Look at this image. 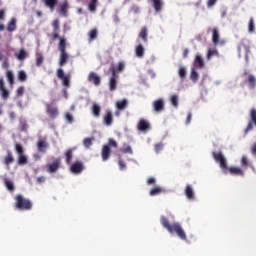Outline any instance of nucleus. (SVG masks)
Masks as SVG:
<instances>
[{
	"mask_svg": "<svg viewBox=\"0 0 256 256\" xmlns=\"http://www.w3.org/2000/svg\"><path fill=\"white\" fill-rule=\"evenodd\" d=\"M153 110L155 112H161L165 109V103L163 99H157L152 104Z\"/></svg>",
	"mask_w": 256,
	"mask_h": 256,
	"instance_id": "f3484780",
	"label": "nucleus"
},
{
	"mask_svg": "<svg viewBox=\"0 0 256 256\" xmlns=\"http://www.w3.org/2000/svg\"><path fill=\"white\" fill-rule=\"evenodd\" d=\"M212 157L216 163H219L220 168L224 174L230 173L231 175L244 176V171L239 167H228L227 160L222 152H212Z\"/></svg>",
	"mask_w": 256,
	"mask_h": 256,
	"instance_id": "f257e3e1",
	"label": "nucleus"
},
{
	"mask_svg": "<svg viewBox=\"0 0 256 256\" xmlns=\"http://www.w3.org/2000/svg\"><path fill=\"white\" fill-rule=\"evenodd\" d=\"M213 56H219V52L216 49H209L206 56L207 60H210Z\"/></svg>",
	"mask_w": 256,
	"mask_h": 256,
	"instance_id": "a18cd8bd",
	"label": "nucleus"
},
{
	"mask_svg": "<svg viewBox=\"0 0 256 256\" xmlns=\"http://www.w3.org/2000/svg\"><path fill=\"white\" fill-rule=\"evenodd\" d=\"M126 64L123 61L118 62L116 66H111L109 68V72L111 75L118 76V73H121L125 70Z\"/></svg>",
	"mask_w": 256,
	"mask_h": 256,
	"instance_id": "9d476101",
	"label": "nucleus"
},
{
	"mask_svg": "<svg viewBox=\"0 0 256 256\" xmlns=\"http://www.w3.org/2000/svg\"><path fill=\"white\" fill-rule=\"evenodd\" d=\"M64 118H65L66 122L69 124H72L74 122V117L69 112L65 113Z\"/></svg>",
	"mask_w": 256,
	"mask_h": 256,
	"instance_id": "09e8293b",
	"label": "nucleus"
},
{
	"mask_svg": "<svg viewBox=\"0 0 256 256\" xmlns=\"http://www.w3.org/2000/svg\"><path fill=\"white\" fill-rule=\"evenodd\" d=\"M111 147L118 148V143L113 138L108 139V144L102 146V149H101L102 161L109 160L112 153Z\"/></svg>",
	"mask_w": 256,
	"mask_h": 256,
	"instance_id": "20e7f679",
	"label": "nucleus"
},
{
	"mask_svg": "<svg viewBox=\"0 0 256 256\" xmlns=\"http://www.w3.org/2000/svg\"><path fill=\"white\" fill-rule=\"evenodd\" d=\"M97 37H98V30H97V29H92V30L88 33L89 41L96 40Z\"/></svg>",
	"mask_w": 256,
	"mask_h": 256,
	"instance_id": "ea45409f",
	"label": "nucleus"
},
{
	"mask_svg": "<svg viewBox=\"0 0 256 256\" xmlns=\"http://www.w3.org/2000/svg\"><path fill=\"white\" fill-rule=\"evenodd\" d=\"M53 32H59L60 30V22L59 20H54L52 23Z\"/></svg>",
	"mask_w": 256,
	"mask_h": 256,
	"instance_id": "8fccbe9b",
	"label": "nucleus"
},
{
	"mask_svg": "<svg viewBox=\"0 0 256 256\" xmlns=\"http://www.w3.org/2000/svg\"><path fill=\"white\" fill-rule=\"evenodd\" d=\"M103 124L111 126L113 124V114L111 110H106L103 116Z\"/></svg>",
	"mask_w": 256,
	"mask_h": 256,
	"instance_id": "a211bd4d",
	"label": "nucleus"
},
{
	"mask_svg": "<svg viewBox=\"0 0 256 256\" xmlns=\"http://www.w3.org/2000/svg\"><path fill=\"white\" fill-rule=\"evenodd\" d=\"M156 183V179L154 177H149L147 179V184L148 185H152V184H155Z\"/></svg>",
	"mask_w": 256,
	"mask_h": 256,
	"instance_id": "bf43d9fd",
	"label": "nucleus"
},
{
	"mask_svg": "<svg viewBox=\"0 0 256 256\" xmlns=\"http://www.w3.org/2000/svg\"><path fill=\"white\" fill-rule=\"evenodd\" d=\"M0 95L3 100H7L10 97V92L6 89L3 78H0Z\"/></svg>",
	"mask_w": 256,
	"mask_h": 256,
	"instance_id": "4468645a",
	"label": "nucleus"
},
{
	"mask_svg": "<svg viewBox=\"0 0 256 256\" xmlns=\"http://www.w3.org/2000/svg\"><path fill=\"white\" fill-rule=\"evenodd\" d=\"M164 192H165V189L163 187L157 186V187L152 188L149 191V195L156 196V195H160L161 193H164Z\"/></svg>",
	"mask_w": 256,
	"mask_h": 256,
	"instance_id": "7c9ffc66",
	"label": "nucleus"
},
{
	"mask_svg": "<svg viewBox=\"0 0 256 256\" xmlns=\"http://www.w3.org/2000/svg\"><path fill=\"white\" fill-rule=\"evenodd\" d=\"M2 68H3V69H8V68H9V62H8V60L3 61V63H2Z\"/></svg>",
	"mask_w": 256,
	"mask_h": 256,
	"instance_id": "680f3d73",
	"label": "nucleus"
},
{
	"mask_svg": "<svg viewBox=\"0 0 256 256\" xmlns=\"http://www.w3.org/2000/svg\"><path fill=\"white\" fill-rule=\"evenodd\" d=\"M145 54V49L143 47L142 44H139L138 46H136L135 48V55L138 57V58H142Z\"/></svg>",
	"mask_w": 256,
	"mask_h": 256,
	"instance_id": "473e14b6",
	"label": "nucleus"
},
{
	"mask_svg": "<svg viewBox=\"0 0 256 256\" xmlns=\"http://www.w3.org/2000/svg\"><path fill=\"white\" fill-rule=\"evenodd\" d=\"M256 126V109L250 110V121L248 122L247 127L244 130L245 134H248Z\"/></svg>",
	"mask_w": 256,
	"mask_h": 256,
	"instance_id": "0eeeda50",
	"label": "nucleus"
},
{
	"mask_svg": "<svg viewBox=\"0 0 256 256\" xmlns=\"http://www.w3.org/2000/svg\"><path fill=\"white\" fill-rule=\"evenodd\" d=\"M66 39L65 38H59V44H58V49L60 51V60H59V65L64 66L67 61H68V54L66 52Z\"/></svg>",
	"mask_w": 256,
	"mask_h": 256,
	"instance_id": "39448f33",
	"label": "nucleus"
},
{
	"mask_svg": "<svg viewBox=\"0 0 256 256\" xmlns=\"http://www.w3.org/2000/svg\"><path fill=\"white\" fill-rule=\"evenodd\" d=\"M56 75L60 80H62L63 86H65V87L70 86V77L65 76L63 69H61V68L57 69Z\"/></svg>",
	"mask_w": 256,
	"mask_h": 256,
	"instance_id": "9b49d317",
	"label": "nucleus"
},
{
	"mask_svg": "<svg viewBox=\"0 0 256 256\" xmlns=\"http://www.w3.org/2000/svg\"><path fill=\"white\" fill-rule=\"evenodd\" d=\"M44 62V57L42 54L38 53L36 54V58H35V65L40 67Z\"/></svg>",
	"mask_w": 256,
	"mask_h": 256,
	"instance_id": "a19ab883",
	"label": "nucleus"
},
{
	"mask_svg": "<svg viewBox=\"0 0 256 256\" xmlns=\"http://www.w3.org/2000/svg\"><path fill=\"white\" fill-rule=\"evenodd\" d=\"M19 129L22 132H26L28 130V124L25 121H21L19 125Z\"/></svg>",
	"mask_w": 256,
	"mask_h": 256,
	"instance_id": "603ef678",
	"label": "nucleus"
},
{
	"mask_svg": "<svg viewBox=\"0 0 256 256\" xmlns=\"http://www.w3.org/2000/svg\"><path fill=\"white\" fill-rule=\"evenodd\" d=\"M138 37L141 38L144 43L148 42V28L146 26L141 28Z\"/></svg>",
	"mask_w": 256,
	"mask_h": 256,
	"instance_id": "a878e982",
	"label": "nucleus"
},
{
	"mask_svg": "<svg viewBox=\"0 0 256 256\" xmlns=\"http://www.w3.org/2000/svg\"><path fill=\"white\" fill-rule=\"evenodd\" d=\"M46 181V178L44 177V176H41V177H38L37 178V182L38 183H43V182H45Z\"/></svg>",
	"mask_w": 256,
	"mask_h": 256,
	"instance_id": "69168bd1",
	"label": "nucleus"
},
{
	"mask_svg": "<svg viewBox=\"0 0 256 256\" xmlns=\"http://www.w3.org/2000/svg\"><path fill=\"white\" fill-rule=\"evenodd\" d=\"M5 76L7 78V81L10 85H14V73L11 70H6Z\"/></svg>",
	"mask_w": 256,
	"mask_h": 256,
	"instance_id": "f704fd0d",
	"label": "nucleus"
},
{
	"mask_svg": "<svg viewBox=\"0 0 256 256\" xmlns=\"http://www.w3.org/2000/svg\"><path fill=\"white\" fill-rule=\"evenodd\" d=\"M14 150L18 155L17 164L18 165H26L28 163V158L25 155V150H24V147L22 146V144L15 143Z\"/></svg>",
	"mask_w": 256,
	"mask_h": 256,
	"instance_id": "423d86ee",
	"label": "nucleus"
},
{
	"mask_svg": "<svg viewBox=\"0 0 256 256\" xmlns=\"http://www.w3.org/2000/svg\"><path fill=\"white\" fill-rule=\"evenodd\" d=\"M52 37H53V40H56V39L60 40V38H61V37H59V33L55 32V31H53Z\"/></svg>",
	"mask_w": 256,
	"mask_h": 256,
	"instance_id": "0e129e2a",
	"label": "nucleus"
},
{
	"mask_svg": "<svg viewBox=\"0 0 256 256\" xmlns=\"http://www.w3.org/2000/svg\"><path fill=\"white\" fill-rule=\"evenodd\" d=\"M15 57L18 60L22 61V60L26 59L27 53H26V51L24 49H21V50H19V52L17 54H15Z\"/></svg>",
	"mask_w": 256,
	"mask_h": 256,
	"instance_id": "4c0bfd02",
	"label": "nucleus"
},
{
	"mask_svg": "<svg viewBox=\"0 0 256 256\" xmlns=\"http://www.w3.org/2000/svg\"><path fill=\"white\" fill-rule=\"evenodd\" d=\"M4 185L7 188V190H9V191L15 190L14 183L12 181L8 180L7 178L4 179Z\"/></svg>",
	"mask_w": 256,
	"mask_h": 256,
	"instance_id": "e433bc0d",
	"label": "nucleus"
},
{
	"mask_svg": "<svg viewBox=\"0 0 256 256\" xmlns=\"http://www.w3.org/2000/svg\"><path fill=\"white\" fill-rule=\"evenodd\" d=\"M36 147H37V151H39L41 153H45L46 149L49 147V144L47 141L40 139L37 141Z\"/></svg>",
	"mask_w": 256,
	"mask_h": 256,
	"instance_id": "aec40b11",
	"label": "nucleus"
},
{
	"mask_svg": "<svg viewBox=\"0 0 256 256\" xmlns=\"http://www.w3.org/2000/svg\"><path fill=\"white\" fill-rule=\"evenodd\" d=\"M24 91H25L24 86H20V87H18V88H17V90H16V96H17V97H21V96H23Z\"/></svg>",
	"mask_w": 256,
	"mask_h": 256,
	"instance_id": "5fc2aeb1",
	"label": "nucleus"
},
{
	"mask_svg": "<svg viewBox=\"0 0 256 256\" xmlns=\"http://www.w3.org/2000/svg\"><path fill=\"white\" fill-rule=\"evenodd\" d=\"M137 128L140 131H146L150 128V124L145 119H140Z\"/></svg>",
	"mask_w": 256,
	"mask_h": 256,
	"instance_id": "393cba45",
	"label": "nucleus"
},
{
	"mask_svg": "<svg viewBox=\"0 0 256 256\" xmlns=\"http://www.w3.org/2000/svg\"><path fill=\"white\" fill-rule=\"evenodd\" d=\"M76 147L69 148L65 151L64 157H65V163L68 165H71L72 159H73V152L76 150Z\"/></svg>",
	"mask_w": 256,
	"mask_h": 256,
	"instance_id": "6ab92c4d",
	"label": "nucleus"
},
{
	"mask_svg": "<svg viewBox=\"0 0 256 256\" xmlns=\"http://www.w3.org/2000/svg\"><path fill=\"white\" fill-rule=\"evenodd\" d=\"M170 102L174 107H178L179 103H178V96L177 95H173L170 98Z\"/></svg>",
	"mask_w": 256,
	"mask_h": 256,
	"instance_id": "3c124183",
	"label": "nucleus"
},
{
	"mask_svg": "<svg viewBox=\"0 0 256 256\" xmlns=\"http://www.w3.org/2000/svg\"><path fill=\"white\" fill-rule=\"evenodd\" d=\"M216 2H217V0H208L207 1V6L208 7H212V6H214L216 4Z\"/></svg>",
	"mask_w": 256,
	"mask_h": 256,
	"instance_id": "052dcab7",
	"label": "nucleus"
},
{
	"mask_svg": "<svg viewBox=\"0 0 256 256\" xmlns=\"http://www.w3.org/2000/svg\"><path fill=\"white\" fill-rule=\"evenodd\" d=\"M91 112L94 117L98 118L101 115V107L97 104H93L91 107Z\"/></svg>",
	"mask_w": 256,
	"mask_h": 256,
	"instance_id": "2f4dec72",
	"label": "nucleus"
},
{
	"mask_svg": "<svg viewBox=\"0 0 256 256\" xmlns=\"http://www.w3.org/2000/svg\"><path fill=\"white\" fill-rule=\"evenodd\" d=\"M6 29H7L8 32L16 31V29H17V20L15 18H12L8 22Z\"/></svg>",
	"mask_w": 256,
	"mask_h": 256,
	"instance_id": "bb28decb",
	"label": "nucleus"
},
{
	"mask_svg": "<svg viewBox=\"0 0 256 256\" xmlns=\"http://www.w3.org/2000/svg\"><path fill=\"white\" fill-rule=\"evenodd\" d=\"M88 81L93 83L95 86H99L101 84V77L98 76L95 72H90L87 77Z\"/></svg>",
	"mask_w": 256,
	"mask_h": 256,
	"instance_id": "2eb2a0df",
	"label": "nucleus"
},
{
	"mask_svg": "<svg viewBox=\"0 0 256 256\" xmlns=\"http://www.w3.org/2000/svg\"><path fill=\"white\" fill-rule=\"evenodd\" d=\"M248 32L249 33H254L255 32V21H254V18H250V20H249Z\"/></svg>",
	"mask_w": 256,
	"mask_h": 256,
	"instance_id": "49530a36",
	"label": "nucleus"
},
{
	"mask_svg": "<svg viewBox=\"0 0 256 256\" xmlns=\"http://www.w3.org/2000/svg\"><path fill=\"white\" fill-rule=\"evenodd\" d=\"M61 167V159L56 158L52 163L46 165L47 172L55 173Z\"/></svg>",
	"mask_w": 256,
	"mask_h": 256,
	"instance_id": "6e6552de",
	"label": "nucleus"
},
{
	"mask_svg": "<svg viewBox=\"0 0 256 256\" xmlns=\"http://www.w3.org/2000/svg\"><path fill=\"white\" fill-rule=\"evenodd\" d=\"M194 66L202 69L205 66V62L201 55H196L194 60Z\"/></svg>",
	"mask_w": 256,
	"mask_h": 256,
	"instance_id": "c85d7f7f",
	"label": "nucleus"
},
{
	"mask_svg": "<svg viewBox=\"0 0 256 256\" xmlns=\"http://www.w3.org/2000/svg\"><path fill=\"white\" fill-rule=\"evenodd\" d=\"M118 165H119V169L120 170H125L127 168L126 163L124 161H122V160L118 161Z\"/></svg>",
	"mask_w": 256,
	"mask_h": 256,
	"instance_id": "13d9d810",
	"label": "nucleus"
},
{
	"mask_svg": "<svg viewBox=\"0 0 256 256\" xmlns=\"http://www.w3.org/2000/svg\"><path fill=\"white\" fill-rule=\"evenodd\" d=\"M220 41V34L218 28L212 29V42L214 45L219 44Z\"/></svg>",
	"mask_w": 256,
	"mask_h": 256,
	"instance_id": "cd10ccee",
	"label": "nucleus"
},
{
	"mask_svg": "<svg viewBox=\"0 0 256 256\" xmlns=\"http://www.w3.org/2000/svg\"><path fill=\"white\" fill-rule=\"evenodd\" d=\"M164 149L163 143H158L154 145V150L156 153H160Z\"/></svg>",
	"mask_w": 256,
	"mask_h": 256,
	"instance_id": "864d4df0",
	"label": "nucleus"
},
{
	"mask_svg": "<svg viewBox=\"0 0 256 256\" xmlns=\"http://www.w3.org/2000/svg\"><path fill=\"white\" fill-rule=\"evenodd\" d=\"M241 166H243V167L249 166V160H248V158L246 156H243L241 158Z\"/></svg>",
	"mask_w": 256,
	"mask_h": 256,
	"instance_id": "6e6d98bb",
	"label": "nucleus"
},
{
	"mask_svg": "<svg viewBox=\"0 0 256 256\" xmlns=\"http://www.w3.org/2000/svg\"><path fill=\"white\" fill-rule=\"evenodd\" d=\"M150 2L152 3L155 12L158 13L162 11L164 5L162 0H150Z\"/></svg>",
	"mask_w": 256,
	"mask_h": 256,
	"instance_id": "5701e85b",
	"label": "nucleus"
},
{
	"mask_svg": "<svg viewBox=\"0 0 256 256\" xmlns=\"http://www.w3.org/2000/svg\"><path fill=\"white\" fill-rule=\"evenodd\" d=\"M15 208L18 210H30L33 207V204L30 199L24 198L22 195L18 194L14 197Z\"/></svg>",
	"mask_w": 256,
	"mask_h": 256,
	"instance_id": "7ed1b4c3",
	"label": "nucleus"
},
{
	"mask_svg": "<svg viewBox=\"0 0 256 256\" xmlns=\"http://www.w3.org/2000/svg\"><path fill=\"white\" fill-rule=\"evenodd\" d=\"M117 79H118V75L111 74V77L108 83L109 91H115L117 89Z\"/></svg>",
	"mask_w": 256,
	"mask_h": 256,
	"instance_id": "412c9836",
	"label": "nucleus"
},
{
	"mask_svg": "<svg viewBox=\"0 0 256 256\" xmlns=\"http://www.w3.org/2000/svg\"><path fill=\"white\" fill-rule=\"evenodd\" d=\"M46 113L51 119H55L59 115V110L52 104H46Z\"/></svg>",
	"mask_w": 256,
	"mask_h": 256,
	"instance_id": "ddd939ff",
	"label": "nucleus"
},
{
	"mask_svg": "<svg viewBox=\"0 0 256 256\" xmlns=\"http://www.w3.org/2000/svg\"><path fill=\"white\" fill-rule=\"evenodd\" d=\"M94 138H84L83 145L85 148L89 149L93 145Z\"/></svg>",
	"mask_w": 256,
	"mask_h": 256,
	"instance_id": "c03bdc74",
	"label": "nucleus"
},
{
	"mask_svg": "<svg viewBox=\"0 0 256 256\" xmlns=\"http://www.w3.org/2000/svg\"><path fill=\"white\" fill-rule=\"evenodd\" d=\"M242 52L245 54V55H248L250 53V46L248 44L247 41H242L240 42V44L238 45V53L239 55L242 54Z\"/></svg>",
	"mask_w": 256,
	"mask_h": 256,
	"instance_id": "dca6fc26",
	"label": "nucleus"
},
{
	"mask_svg": "<svg viewBox=\"0 0 256 256\" xmlns=\"http://www.w3.org/2000/svg\"><path fill=\"white\" fill-rule=\"evenodd\" d=\"M178 75H179V77L182 80L186 79V77H187V70H186V68L185 67H179Z\"/></svg>",
	"mask_w": 256,
	"mask_h": 256,
	"instance_id": "37998d69",
	"label": "nucleus"
},
{
	"mask_svg": "<svg viewBox=\"0 0 256 256\" xmlns=\"http://www.w3.org/2000/svg\"><path fill=\"white\" fill-rule=\"evenodd\" d=\"M68 8H69V4L67 1H63L62 4H60V9H59V13L63 16H67V12H68Z\"/></svg>",
	"mask_w": 256,
	"mask_h": 256,
	"instance_id": "c756f323",
	"label": "nucleus"
},
{
	"mask_svg": "<svg viewBox=\"0 0 256 256\" xmlns=\"http://www.w3.org/2000/svg\"><path fill=\"white\" fill-rule=\"evenodd\" d=\"M191 120H192V113H188L186 118V124H189Z\"/></svg>",
	"mask_w": 256,
	"mask_h": 256,
	"instance_id": "e2e57ef3",
	"label": "nucleus"
},
{
	"mask_svg": "<svg viewBox=\"0 0 256 256\" xmlns=\"http://www.w3.org/2000/svg\"><path fill=\"white\" fill-rule=\"evenodd\" d=\"M84 164L81 161H75L70 166V171L74 174H80L84 170Z\"/></svg>",
	"mask_w": 256,
	"mask_h": 256,
	"instance_id": "f8f14e48",
	"label": "nucleus"
},
{
	"mask_svg": "<svg viewBox=\"0 0 256 256\" xmlns=\"http://www.w3.org/2000/svg\"><path fill=\"white\" fill-rule=\"evenodd\" d=\"M14 161H15V158L13 153L10 150H8L6 152V155L2 159V163L5 165L6 169L9 170L10 165L13 164Z\"/></svg>",
	"mask_w": 256,
	"mask_h": 256,
	"instance_id": "1a4fd4ad",
	"label": "nucleus"
},
{
	"mask_svg": "<svg viewBox=\"0 0 256 256\" xmlns=\"http://www.w3.org/2000/svg\"><path fill=\"white\" fill-rule=\"evenodd\" d=\"M98 0H90V3L88 5L89 11L94 12L96 11Z\"/></svg>",
	"mask_w": 256,
	"mask_h": 256,
	"instance_id": "de8ad7c7",
	"label": "nucleus"
},
{
	"mask_svg": "<svg viewBox=\"0 0 256 256\" xmlns=\"http://www.w3.org/2000/svg\"><path fill=\"white\" fill-rule=\"evenodd\" d=\"M184 193L187 199H190V200L195 199V193L191 185H186Z\"/></svg>",
	"mask_w": 256,
	"mask_h": 256,
	"instance_id": "b1692460",
	"label": "nucleus"
},
{
	"mask_svg": "<svg viewBox=\"0 0 256 256\" xmlns=\"http://www.w3.org/2000/svg\"><path fill=\"white\" fill-rule=\"evenodd\" d=\"M251 153L256 156V143L252 146Z\"/></svg>",
	"mask_w": 256,
	"mask_h": 256,
	"instance_id": "774afa93",
	"label": "nucleus"
},
{
	"mask_svg": "<svg viewBox=\"0 0 256 256\" xmlns=\"http://www.w3.org/2000/svg\"><path fill=\"white\" fill-rule=\"evenodd\" d=\"M123 153L133 154V150L131 146H126L122 150Z\"/></svg>",
	"mask_w": 256,
	"mask_h": 256,
	"instance_id": "4d7b16f0",
	"label": "nucleus"
},
{
	"mask_svg": "<svg viewBox=\"0 0 256 256\" xmlns=\"http://www.w3.org/2000/svg\"><path fill=\"white\" fill-rule=\"evenodd\" d=\"M17 77H18V80H19L20 82H25V81L27 80V74H26V72L23 71V70H20V71L18 72Z\"/></svg>",
	"mask_w": 256,
	"mask_h": 256,
	"instance_id": "79ce46f5",
	"label": "nucleus"
},
{
	"mask_svg": "<svg viewBox=\"0 0 256 256\" xmlns=\"http://www.w3.org/2000/svg\"><path fill=\"white\" fill-rule=\"evenodd\" d=\"M189 55V49H184L183 50V58H188Z\"/></svg>",
	"mask_w": 256,
	"mask_h": 256,
	"instance_id": "338daca9",
	"label": "nucleus"
},
{
	"mask_svg": "<svg viewBox=\"0 0 256 256\" xmlns=\"http://www.w3.org/2000/svg\"><path fill=\"white\" fill-rule=\"evenodd\" d=\"M115 106L118 110H125L128 106V101L126 99H123L121 101L116 102Z\"/></svg>",
	"mask_w": 256,
	"mask_h": 256,
	"instance_id": "72a5a7b5",
	"label": "nucleus"
},
{
	"mask_svg": "<svg viewBox=\"0 0 256 256\" xmlns=\"http://www.w3.org/2000/svg\"><path fill=\"white\" fill-rule=\"evenodd\" d=\"M45 7L49 8L50 11H54L58 5L59 0H41Z\"/></svg>",
	"mask_w": 256,
	"mask_h": 256,
	"instance_id": "4be33fe9",
	"label": "nucleus"
},
{
	"mask_svg": "<svg viewBox=\"0 0 256 256\" xmlns=\"http://www.w3.org/2000/svg\"><path fill=\"white\" fill-rule=\"evenodd\" d=\"M251 89L256 87V77L254 75H249L246 81Z\"/></svg>",
	"mask_w": 256,
	"mask_h": 256,
	"instance_id": "c9c22d12",
	"label": "nucleus"
},
{
	"mask_svg": "<svg viewBox=\"0 0 256 256\" xmlns=\"http://www.w3.org/2000/svg\"><path fill=\"white\" fill-rule=\"evenodd\" d=\"M161 225L168 231V233H175L182 241H187V235L180 223L170 224L169 220L165 216H161Z\"/></svg>",
	"mask_w": 256,
	"mask_h": 256,
	"instance_id": "f03ea898",
	"label": "nucleus"
},
{
	"mask_svg": "<svg viewBox=\"0 0 256 256\" xmlns=\"http://www.w3.org/2000/svg\"><path fill=\"white\" fill-rule=\"evenodd\" d=\"M190 79L193 82H197L199 80V74L195 68H191Z\"/></svg>",
	"mask_w": 256,
	"mask_h": 256,
	"instance_id": "58836bf2",
	"label": "nucleus"
}]
</instances>
